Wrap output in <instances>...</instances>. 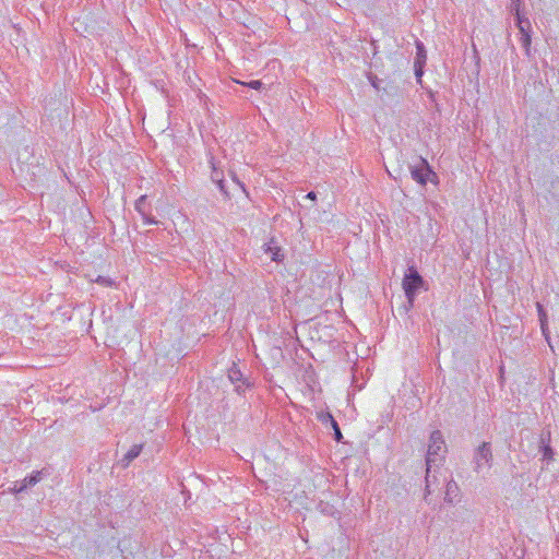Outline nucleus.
Segmentation results:
<instances>
[{
  "instance_id": "13",
  "label": "nucleus",
  "mask_w": 559,
  "mask_h": 559,
  "mask_svg": "<svg viewBox=\"0 0 559 559\" xmlns=\"http://www.w3.org/2000/svg\"><path fill=\"white\" fill-rule=\"evenodd\" d=\"M515 14L519 31L524 32V29L530 28V21L521 15L519 8L515 10Z\"/></svg>"
},
{
  "instance_id": "23",
  "label": "nucleus",
  "mask_w": 559,
  "mask_h": 559,
  "mask_svg": "<svg viewBox=\"0 0 559 559\" xmlns=\"http://www.w3.org/2000/svg\"><path fill=\"white\" fill-rule=\"evenodd\" d=\"M513 4L515 5V9H520L521 0H512Z\"/></svg>"
},
{
  "instance_id": "5",
  "label": "nucleus",
  "mask_w": 559,
  "mask_h": 559,
  "mask_svg": "<svg viewBox=\"0 0 559 559\" xmlns=\"http://www.w3.org/2000/svg\"><path fill=\"white\" fill-rule=\"evenodd\" d=\"M43 472L37 471L34 472L31 476L25 477L21 481H14L13 486L9 489L10 492L20 493L25 489L35 486L37 483L41 480Z\"/></svg>"
},
{
  "instance_id": "14",
  "label": "nucleus",
  "mask_w": 559,
  "mask_h": 559,
  "mask_svg": "<svg viewBox=\"0 0 559 559\" xmlns=\"http://www.w3.org/2000/svg\"><path fill=\"white\" fill-rule=\"evenodd\" d=\"M317 417L323 425H330L332 427L334 424H336V420L329 412H320L318 413Z\"/></svg>"
},
{
  "instance_id": "19",
  "label": "nucleus",
  "mask_w": 559,
  "mask_h": 559,
  "mask_svg": "<svg viewBox=\"0 0 559 559\" xmlns=\"http://www.w3.org/2000/svg\"><path fill=\"white\" fill-rule=\"evenodd\" d=\"M424 67L425 66L414 64L415 76L418 83L421 82V78L424 75Z\"/></svg>"
},
{
  "instance_id": "10",
  "label": "nucleus",
  "mask_w": 559,
  "mask_h": 559,
  "mask_svg": "<svg viewBox=\"0 0 559 559\" xmlns=\"http://www.w3.org/2000/svg\"><path fill=\"white\" fill-rule=\"evenodd\" d=\"M427 61V51L425 45L417 40L416 41V57L414 64L425 66Z\"/></svg>"
},
{
  "instance_id": "16",
  "label": "nucleus",
  "mask_w": 559,
  "mask_h": 559,
  "mask_svg": "<svg viewBox=\"0 0 559 559\" xmlns=\"http://www.w3.org/2000/svg\"><path fill=\"white\" fill-rule=\"evenodd\" d=\"M265 252L271 254V259L273 261H281L283 258V254L281 253V248L276 246L269 245L265 249Z\"/></svg>"
},
{
  "instance_id": "22",
  "label": "nucleus",
  "mask_w": 559,
  "mask_h": 559,
  "mask_svg": "<svg viewBox=\"0 0 559 559\" xmlns=\"http://www.w3.org/2000/svg\"><path fill=\"white\" fill-rule=\"evenodd\" d=\"M306 199L314 201L317 199V194L313 191H311L306 195Z\"/></svg>"
},
{
  "instance_id": "21",
  "label": "nucleus",
  "mask_w": 559,
  "mask_h": 559,
  "mask_svg": "<svg viewBox=\"0 0 559 559\" xmlns=\"http://www.w3.org/2000/svg\"><path fill=\"white\" fill-rule=\"evenodd\" d=\"M247 85L253 90H259L262 86V82L254 80V81H250Z\"/></svg>"
},
{
  "instance_id": "2",
  "label": "nucleus",
  "mask_w": 559,
  "mask_h": 559,
  "mask_svg": "<svg viewBox=\"0 0 559 559\" xmlns=\"http://www.w3.org/2000/svg\"><path fill=\"white\" fill-rule=\"evenodd\" d=\"M424 286V280L414 266H409L403 278V289L405 292L408 307H413L418 290Z\"/></svg>"
},
{
  "instance_id": "1",
  "label": "nucleus",
  "mask_w": 559,
  "mask_h": 559,
  "mask_svg": "<svg viewBox=\"0 0 559 559\" xmlns=\"http://www.w3.org/2000/svg\"><path fill=\"white\" fill-rule=\"evenodd\" d=\"M448 452L447 444L443 438V435L440 430H433L430 433L429 442H428V450H427V456H426V464H427V475H426V491L427 493H430V487H431V472L435 466H439Z\"/></svg>"
},
{
  "instance_id": "6",
  "label": "nucleus",
  "mask_w": 559,
  "mask_h": 559,
  "mask_svg": "<svg viewBox=\"0 0 559 559\" xmlns=\"http://www.w3.org/2000/svg\"><path fill=\"white\" fill-rule=\"evenodd\" d=\"M228 379L230 380V382L233 384H235L236 391L238 393L245 392L246 388L248 386L242 372L239 370V368L235 364L228 370Z\"/></svg>"
},
{
  "instance_id": "3",
  "label": "nucleus",
  "mask_w": 559,
  "mask_h": 559,
  "mask_svg": "<svg viewBox=\"0 0 559 559\" xmlns=\"http://www.w3.org/2000/svg\"><path fill=\"white\" fill-rule=\"evenodd\" d=\"M492 461V454L490 444L487 442H484L481 445L478 447L476 450L475 456H474V463H475V471L477 473H483L485 471H488L491 466Z\"/></svg>"
},
{
  "instance_id": "9",
  "label": "nucleus",
  "mask_w": 559,
  "mask_h": 559,
  "mask_svg": "<svg viewBox=\"0 0 559 559\" xmlns=\"http://www.w3.org/2000/svg\"><path fill=\"white\" fill-rule=\"evenodd\" d=\"M143 449V444H134L131 449L123 455L120 463L123 467L129 466V464L136 459Z\"/></svg>"
},
{
  "instance_id": "17",
  "label": "nucleus",
  "mask_w": 559,
  "mask_h": 559,
  "mask_svg": "<svg viewBox=\"0 0 559 559\" xmlns=\"http://www.w3.org/2000/svg\"><path fill=\"white\" fill-rule=\"evenodd\" d=\"M211 164H212V167H213V171H212V175H211L212 180H213L214 182H216V183H217V186H218V188H219V190H221L222 192H225L224 180H223V178L219 176V174L217 173V170H216V168H215V166H214V163H213V162H211Z\"/></svg>"
},
{
  "instance_id": "18",
  "label": "nucleus",
  "mask_w": 559,
  "mask_h": 559,
  "mask_svg": "<svg viewBox=\"0 0 559 559\" xmlns=\"http://www.w3.org/2000/svg\"><path fill=\"white\" fill-rule=\"evenodd\" d=\"M92 281L102 286H106V287H110L114 285V281L107 276L98 275L95 280H92Z\"/></svg>"
},
{
  "instance_id": "11",
  "label": "nucleus",
  "mask_w": 559,
  "mask_h": 559,
  "mask_svg": "<svg viewBox=\"0 0 559 559\" xmlns=\"http://www.w3.org/2000/svg\"><path fill=\"white\" fill-rule=\"evenodd\" d=\"M549 441V435L547 438L545 436H542L540 438V452L543 453V460L545 461H551L554 457V451L551 447L548 444Z\"/></svg>"
},
{
  "instance_id": "8",
  "label": "nucleus",
  "mask_w": 559,
  "mask_h": 559,
  "mask_svg": "<svg viewBox=\"0 0 559 559\" xmlns=\"http://www.w3.org/2000/svg\"><path fill=\"white\" fill-rule=\"evenodd\" d=\"M145 202H146V195H141L135 201V210L141 214L144 224H146V225L157 224V221H155L153 217H151L147 214V212L145 210Z\"/></svg>"
},
{
  "instance_id": "4",
  "label": "nucleus",
  "mask_w": 559,
  "mask_h": 559,
  "mask_svg": "<svg viewBox=\"0 0 559 559\" xmlns=\"http://www.w3.org/2000/svg\"><path fill=\"white\" fill-rule=\"evenodd\" d=\"M411 175L415 181L423 186L427 183L430 176H436L432 173L428 162L424 158H419L418 165H413L411 167Z\"/></svg>"
},
{
  "instance_id": "15",
  "label": "nucleus",
  "mask_w": 559,
  "mask_h": 559,
  "mask_svg": "<svg viewBox=\"0 0 559 559\" xmlns=\"http://www.w3.org/2000/svg\"><path fill=\"white\" fill-rule=\"evenodd\" d=\"M522 37H521V43H522V46L525 48V51H526V55H530V51H531V34H530V31L528 28L524 29V32H520Z\"/></svg>"
},
{
  "instance_id": "12",
  "label": "nucleus",
  "mask_w": 559,
  "mask_h": 559,
  "mask_svg": "<svg viewBox=\"0 0 559 559\" xmlns=\"http://www.w3.org/2000/svg\"><path fill=\"white\" fill-rule=\"evenodd\" d=\"M459 488L454 481H449L447 485L444 500L449 503L454 502V498L457 496Z\"/></svg>"
},
{
  "instance_id": "7",
  "label": "nucleus",
  "mask_w": 559,
  "mask_h": 559,
  "mask_svg": "<svg viewBox=\"0 0 559 559\" xmlns=\"http://www.w3.org/2000/svg\"><path fill=\"white\" fill-rule=\"evenodd\" d=\"M536 307H537V312H538V319H539V323H540L542 333H543L545 340L547 341L548 345L552 348V346L550 344V337H549V330H548V323H547V313H546L545 309L543 308V306L539 302L536 304Z\"/></svg>"
},
{
  "instance_id": "20",
  "label": "nucleus",
  "mask_w": 559,
  "mask_h": 559,
  "mask_svg": "<svg viewBox=\"0 0 559 559\" xmlns=\"http://www.w3.org/2000/svg\"><path fill=\"white\" fill-rule=\"evenodd\" d=\"M332 428H333V430H334V437H335V440H336V441H341V439H342V437H343V436H342V432H341V429H340V427H338L337 423H336V424H334V425L332 426Z\"/></svg>"
}]
</instances>
